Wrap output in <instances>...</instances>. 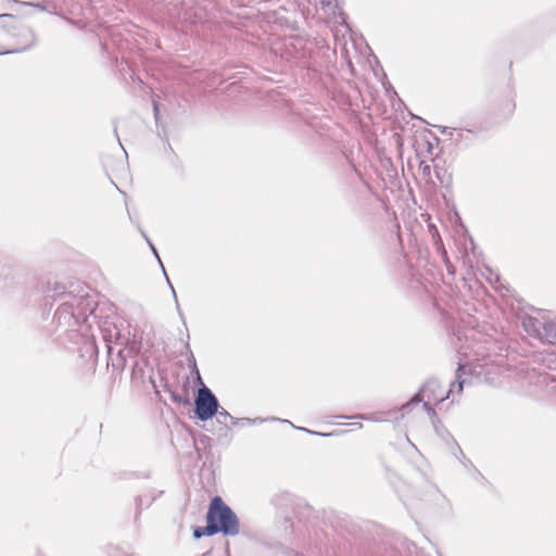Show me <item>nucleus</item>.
I'll return each instance as SVG.
<instances>
[{"mask_svg": "<svg viewBox=\"0 0 556 556\" xmlns=\"http://www.w3.org/2000/svg\"><path fill=\"white\" fill-rule=\"evenodd\" d=\"M0 18L8 21L12 28L8 31L0 30V55L23 52L34 46L35 36L33 31L18 26L13 15L2 14Z\"/></svg>", "mask_w": 556, "mask_h": 556, "instance_id": "1", "label": "nucleus"}, {"mask_svg": "<svg viewBox=\"0 0 556 556\" xmlns=\"http://www.w3.org/2000/svg\"><path fill=\"white\" fill-rule=\"evenodd\" d=\"M206 522L214 525L217 533L236 535L239 532V521L235 513L224 503L222 497L212 498L206 514Z\"/></svg>", "mask_w": 556, "mask_h": 556, "instance_id": "2", "label": "nucleus"}, {"mask_svg": "<svg viewBox=\"0 0 556 556\" xmlns=\"http://www.w3.org/2000/svg\"><path fill=\"white\" fill-rule=\"evenodd\" d=\"M451 390L441 386L438 381H428L412 399V402H424V407L429 415L434 416V406L448 397Z\"/></svg>", "mask_w": 556, "mask_h": 556, "instance_id": "3", "label": "nucleus"}, {"mask_svg": "<svg viewBox=\"0 0 556 556\" xmlns=\"http://www.w3.org/2000/svg\"><path fill=\"white\" fill-rule=\"evenodd\" d=\"M218 409L215 395L206 387L200 388L195 397V413L201 420L212 418Z\"/></svg>", "mask_w": 556, "mask_h": 556, "instance_id": "4", "label": "nucleus"}, {"mask_svg": "<svg viewBox=\"0 0 556 556\" xmlns=\"http://www.w3.org/2000/svg\"><path fill=\"white\" fill-rule=\"evenodd\" d=\"M217 533V529L214 525L207 523L205 527H198L193 531L195 539H200L204 535H214Z\"/></svg>", "mask_w": 556, "mask_h": 556, "instance_id": "5", "label": "nucleus"}, {"mask_svg": "<svg viewBox=\"0 0 556 556\" xmlns=\"http://www.w3.org/2000/svg\"><path fill=\"white\" fill-rule=\"evenodd\" d=\"M197 382L202 386V388L204 387V383H203V380L201 378V375L199 372V370L197 369Z\"/></svg>", "mask_w": 556, "mask_h": 556, "instance_id": "6", "label": "nucleus"}]
</instances>
